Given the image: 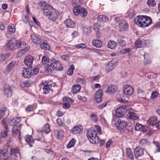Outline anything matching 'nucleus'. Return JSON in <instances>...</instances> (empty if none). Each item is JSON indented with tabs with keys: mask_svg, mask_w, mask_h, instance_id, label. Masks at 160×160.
<instances>
[{
	"mask_svg": "<svg viewBox=\"0 0 160 160\" xmlns=\"http://www.w3.org/2000/svg\"><path fill=\"white\" fill-rule=\"evenodd\" d=\"M39 8L43 12L44 14L48 16L49 19L52 21H55L58 18L59 12L53 8L51 6L48 4L44 1H40L38 3Z\"/></svg>",
	"mask_w": 160,
	"mask_h": 160,
	"instance_id": "nucleus-1",
	"label": "nucleus"
},
{
	"mask_svg": "<svg viewBox=\"0 0 160 160\" xmlns=\"http://www.w3.org/2000/svg\"><path fill=\"white\" fill-rule=\"evenodd\" d=\"M45 72L48 74H51L55 71H62L63 68L60 62L55 59H52L45 67Z\"/></svg>",
	"mask_w": 160,
	"mask_h": 160,
	"instance_id": "nucleus-2",
	"label": "nucleus"
},
{
	"mask_svg": "<svg viewBox=\"0 0 160 160\" xmlns=\"http://www.w3.org/2000/svg\"><path fill=\"white\" fill-rule=\"evenodd\" d=\"M135 23L139 27L144 28L148 26L152 23L151 18L147 16H137L134 19Z\"/></svg>",
	"mask_w": 160,
	"mask_h": 160,
	"instance_id": "nucleus-3",
	"label": "nucleus"
},
{
	"mask_svg": "<svg viewBox=\"0 0 160 160\" xmlns=\"http://www.w3.org/2000/svg\"><path fill=\"white\" fill-rule=\"evenodd\" d=\"M52 82H42L40 85V89H42L43 93L44 94H48L52 90Z\"/></svg>",
	"mask_w": 160,
	"mask_h": 160,
	"instance_id": "nucleus-4",
	"label": "nucleus"
},
{
	"mask_svg": "<svg viewBox=\"0 0 160 160\" xmlns=\"http://www.w3.org/2000/svg\"><path fill=\"white\" fill-rule=\"evenodd\" d=\"M97 131L93 128H91L88 130L87 131V138L97 135V133L98 132L99 134H101V131L100 127L97 125H95Z\"/></svg>",
	"mask_w": 160,
	"mask_h": 160,
	"instance_id": "nucleus-5",
	"label": "nucleus"
},
{
	"mask_svg": "<svg viewBox=\"0 0 160 160\" xmlns=\"http://www.w3.org/2000/svg\"><path fill=\"white\" fill-rule=\"evenodd\" d=\"M127 111L126 107L125 106L119 107L116 110V115L119 118L122 117Z\"/></svg>",
	"mask_w": 160,
	"mask_h": 160,
	"instance_id": "nucleus-6",
	"label": "nucleus"
},
{
	"mask_svg": "<svg viewBox=\"0 0 160 160\" xmlns=\"http://www.w3.org/2000/svg\"><path fill=\"white\" fill-rule=\"evenodd\" d=\"M123 93L126 95L131 96L133 93V89L129 85H126L123 88Z\"/></svg>",
	"mask_w": 160,
	"mask_h": 160,
	"instance_id": "nucleus-7",
	"label": "nucleus"
},
{
	"mask_svg": "<svg viewBox=\"0 0 160 160\" xmlns=\"http://www.w3.org/2000/svg\"><path fill=\"white\" fill-rule=\"evenodd\" d=\"M145 149L140 146L136 148L134 150V154L135 157L138 158L143 156L144 153Z\"/></svg>",
	"mask_w": 160,
	"mask_h": 160,
	"instance_id": "nucleus-8",
	"label": "nucleus"
},
{
	"mask_svg": "<svg viewBox=\"0 0 160 160\" xmlns=\"http://www.w3.org/2000/svg\"><path fill=\"white\" fill-rule=\"evenodd\" d=\"M3 92L5 95L7 97H11L12 94V89L11 87L8 85H5L3 87Z\"/></svg>",
	"mask_w": 160,
	"mask_h": 160,
	"instance_id": "nucleus-9",
	"label": "nucleus"
},
{
	"mask_svg": "<svg viewBox=\"0 0 160 160\" xmlns=\"http://www.w3.org/2000/svg\"><path fill=\"white\" fill-rule=\"evenodd\" d=\"M126 124L127 123L125 121L121 119H118L115 124L116 127L119 130H123Z\"/></svg>",
	"mask_w": 160,
	"mask_h": 160,
	"instance_id": "nucleus-10",
	"label": "nucleus"
},
{
	"mask_svg": "<svg viewBox=\"0 0 160 160\" xmlns=\"http://www.w3.org/2000/svg\"><path fill=\"white\" fill-rule=\"evenodd\" d=\"M30 37L32 42L35 44H39L42 42V40L34 34H31Z\"/></svg>",
	"mask_w": 160,
	"mask_h": 160,
	"instance_id": "nucleus-11",
	"label": "nucleus"
},
{
	"mask_svg": "<svg viewBox=\"0 0 160 160\" xmlns=\"http://www.w3.org/2000/svg\"><path fill=\"white\" fill-rule=\"evenodd\" d=\"M150 144V142L146 138L141 139L139 140V145L142 148H145Z\"/></svg>",
	"mask_w": 160,
	"mask_h": 160,
	"instance_id": "nucleus-12",
	"label": "nucleus"
},
{
	"mask_svg": "<svg viewBox=\"0 0 160 160\" xmlns=\"http://www.w3.org/2000/svg\"><path fill=\"white\" fill-rule=\"evenodd\" d=\"M33 60V58L29 55L25 57L24 60V62L26 65L30 67L32 64Z\"/></svg>",
	"mask_w": 160,
	"mask_h": 160,
	"instance_id": "nucleus-13",
	"label": "nucleus"
},
{
	"mask_svg": "<svg viewBox=\"0 0 160 160\" xmlns=\"http://www.w3.org/2000/svg\"><path fill=\"white\" fill-rule=\"evenodd\" d=\"M20 125H18L16 126H14L12 130V133L13 136L16 137L17 134L18 136L20 135Z\"/></svg>",
	"mask_w": 160,
	"mask_h": 160,
	"instance_id": "nucleus-14",
	"label": "nucleus"
},
{
	"mask_svg": "<svg viewBox=\"0 0 160 160\" xmlns=\"http://www.w3.org/2000/svg\"><path fill=\"white\" fill-rule=\"evenodd\" d=\"M102 90L99 89L96 92L95 99L97 103L100 102L102 100Z\"/></svg>",
	"mask_w": 160,
	"mask_h": 160,
	"instance_id": "nucleus-15",
	"label": "nucleus"
},
{
	"mask_svg": "<svg viewBox=\"0 0 160 160\" xmlns=\"http://www.w3.org/2000/svg\"><path fill=\"white\" fill-rule=\"evenodd\" d=\"M21 118L20 117H16L12 118L9 121V123L11 126H15V125L19 123L21 121Z\"/></svg>",
	"mask_w": 160,
	"mask_h": 160,
	"instance_id": "nucleus-16",
	"label": "nucleus"
},
{
	"mask_svg": "<svg viewBox=\"0 0 160 160\" xmlns=\"http://www.w3.org/2000/svg\"><path fill=\"white\" fill-rule=\"evenodd\" d=\"M118 25L121 30H124L128 27L127 22L125 20H122L119 22Z\"/></svg>",
	"mask_w": 160,
	"mask_h": 160,
	"instance_id": "nucleus-17",
	"label": "nucleus"
},
{
	"mask_svg": "<svg viewBox=\"0 0 160 160\" xmlns=\"http://www.w3.org/2000/svg\"><path fill=\"white\" fill-rule=\"evenodd\" d=\"M157 122V118L156 117L150 118L148 121L147 123L150 126H155Z\"/></svg>",
	"mask_w": 160,
	"mask_h": 160,
	"instance_id": "nucleus-18",
	"label": "nucleus"
},
{
	"mask_svg": "<svg viewBox=\"0 0 160 160\" xmlns=\"http://www.w3.org/2000/svg\"><path fill=\"white\" fill-rule=\"evenodd\" d=\"M88 139L90 142L93 144H97L99 142V137H98L97 135L91 137V138H88Z\"/></svg>",
	"mask_w": 160,
	"mask_h": 160,
	"instance_id": "nucleus-19",
	"label": "nucleus"
},
{
	"mask_svg": "<svg viewBox=\"0 0 160 160\" xmlns=\"http://www.w3.org/2000/svg\"><path fill=\"white\" fill-rule=\"evenodd\" d=\"M117 89L118 88L116 85L112 84L109 86L106 91V92L109 93H112L115 92Z\"/></svg>",
	"mask_w": 160,
	"mask_h": 160,
	"instance_id": "nucleus-20",
	"label": "nucleus"
},
{
	"mask_svg": "<svg viewBox=\"0 0 160 160\" xmlns=\"http://www.w3.org/2000/svg\"><path fill=\"white\" fill-rule=\"evenodd\" d=\"M66 26L68 28H74L75 27V23L71 19H67L64 22Z\"/></svg>",
	"mask_w": 160,
	"mask_h": 160,
	"instance_id": "nucleus-21",
	"label": "nucleus"
},
{
	"mask_svg": "<svg viewBox=\"0 0 160 160\" xmlns=\"http://www.w3.org/2000/svg\"><path fill=\"white\" fill-rule=\"evenodd\" d=\"M25 139L30 147H32L34 143V140L33 139L32 136L31 135H27L25 137Z\"/></svg>",
	"mask_w": 160,
	"mask_h": 160,
	"instance_id": "nucleus-22",
	"label": "nucleus"
},
{
	"mask_svg": "<svg viewBox=\"0 0 160 160\" xmlns=\"http://www.w3.org/2000/svg\"><path fill=\"white\" fill-rule=\"evenodd\" d=\"M22 74L25 78H29L31 76L30 70L29 68L24 69L22 71Z\"/></svg>",
	"mask_w": 160,
	"mask_h": 160,
	"instance_id": "nucleus-23",
	"label": "nucleus"
},
{
	"mask_svg": "<svg viewBox=\"0 0 160 160\" xmlns=\"http://www.w3.org/2000/svg\"><path fill=\"white\" fill-rule=\"evenodd\" d=\"M82 131V127L80 125L75 126L72 129V133L73 134H77Z\"/></svg>",
	"mask_w": 160,
	"mask_h": 160,
	"instance_id": "nucleus-24",
	"label": "nucleus"
},
{
	"mask_svg": "<svg viewBox=\"0 0 160 160\" xmlns=\"http://www.w3.org/2000/svg\"><path fill=\"white\" fill-rule=\"evenodd\" d=\"M29 49V47H26L24 49H21L16 54V56L18 58H19L23 55Z\"/></svg>",
	"mask_w": 160,
	"mask_h": 160,
	"instance_id": "nucleus-25",
	"label": "nucleus"
},
{
	"mask_svg": "<svg viewBox=\"0 0 160 160\" xmlns=\"http://www.w3.org/2000/svg\"><path fill=\"white\" fill-rule=\"evenodd\" d=\"M92 45L96 48H100L102 46V42L98 39H95L92 42Z\"/></svg>",
	"mask_w": 160,
	"mask_h": 160,
	"instance_id": "nucleus-26",
	"label": "nucleus"
},
{
	"mask_svg": "<svg viewBox=\"0 0 160 160\" xmlns=\"http://www.w3.org/2000/svg\"><path fill=\"white\" fill-rule=\"evenodd\" d=\"M97 20L100 22H105L108 21V18L104 15H100L98 16Z\"/></svg>",
	"mask_w": 160,
	"mask_h": 160,
	"instance_id": "nucleus-27",
	"label": "nucleus"
},
{
	"mask_svg": "<svg viewBox=\"0 0 160 160\" xmlns=\"http://www.w3.org/2000/svg\"><path fill=\"white\" fill-rule=\"evenodd\" d=\"M20 150L18 148H11L10 149V153L11 155H16L18 154L20 155Z\"/></svg>",
	"mask_w": 160,
	"mask_h": 160,
	"instance_id": "nucleus-28",
	"label": "nucleus"
},
{
	"mask_svg": "<svg viewBox=\"0 0 160 160\" xmlns=\"http://www.w3.org/2000/svg\"><path fill=\"white\" fill-rule=\"evenodd\" d=\"M81 88V86L78 84L74 85L72 88L71 92L73 94H76L80 91Z\"/></svg>",
	"mask_w": 160,
	"mask_h": 160,
	"instance_id": "nucleus-29",
	"label": "nucleus"
},
{
	"mask_svg": "<svg viewBox=\"0 0 160 160\" xmlns=\"http://www.w3.org/2000/svg\"><path fill=\"white\" fill-rule=\"evenodd\" d=\"M127 116V118L134 120H136L138 118L137 114L133 112H129Z\"/></svg>",
	"mask_w": 160,
	"mask_h": 160,
	"instance_id": "nucleus-30",
	"label": "nucleus"
},
{
	"mask_svg": "<svg viewBox=\"0 0 160 160\" xmlns=\"http://www.w3.org/2000/svg\"><path fill=\"white\" fill-rule=\"evenodd\" d=\"M118 42L120 47H123L125 46L126 44V38L122 36L120 37L118 40Z\"/></svg>",
	"mask_w": 160,
	"mask_h": 160,
	"instance_id": "nucleus-31",
	"label": "nucleus"
},
{
	"mask_svg": "<svg viewBox=\"0 0 160 160\" xmlns=\"http://www.w3.org/2000/svg\"><path fill=\"white\" fill-rule=\"evenodd\" d=\"M16 62L13 61L10 63L6 67V71L8 72H10L16 64Z\"/></svg>",
	"mask_w": 160,
	"mask_h": 160,
	"instance_id": "nucleus-32",
	"label": "nucleus"
},
{
	"mask_svg": "<svg viewBox=\"0 0 160 160\" xmlns=\"http://www.w3.org/2000/svg\"><path fill=\"white\" fill-rule=\"evenodd\" d=\"M15 44L12 40H11L8 43L7 47L8 50H11L15 47Z\"/></svg>",
	"mask_w": 160,
	"mask_h": 160,
	"instance_id": "nucleus-33",
	"label": "nucleus"
},
{
	"mask_svg": "<svg viewBox=\"0 0 160 160\" xmlns=\"http://www.w3.org/2000/svg\"><path fill=\"white\" fill-rule=\"evenodd\" d=\"M145 126L142 125L141 124L137 123L135 128V130L137 131H143L145 128Z\"/></svg>",
	"mask_w": 160,
	"mask_h": 160,
	"instance_id": "nucleus-34",
	"label": "nucleus"
},
{
	"mask_svg": "<svg viewBox=\"0 0 160 160\" xmlns=\"http://www.w3.org/2000/svg\"><path fill=\"white\" fill-rule=\"evenodd\" d=\"M8 32L10 34L14 33L16 31L14 25L13 24H11L8 26Z\"/></svg>",
	"mask_w": 160,
	"mask_h": 160,
	"instance_id": "nucleus-35",
	"label": "nucleus"
},
{
	"mask_svg": "<svg viewBox=\"0 0 160 160\" xmlns=\"http://www.w3.org/2000/svg\"><path fill=\"white\" fill-rule=\"evenodd\" d=\"M54 135L59 139L63 137V132L62 131L56 130L54 131Z\"/></svg>",
	"mask_w": 160,
	"mask_h": 160,
	"instance_id": "nucleus-36",
	"label": "nucleus"
},
{
	"mask_svg": "<svg viewBox=\"0 0 160 160\" xmlns=\"http://www.w3.org/2000/svg\"><path fill=\"white\" fill-rule=\"evenodd\" d=\"M107 46L108 48L111 49H114L116 47V43L113 41H110L108 42Z\"/></svg>",
	"mask_w": 160,
	"mask_h": 160,
	"instance_id": "nucleus-37",
	"label": "nucleus"
},
{
	"mask_svg": "<svg viewBox=\"0 0 160 160\" xmlns=\"http://www.w3.org/2000/svg\"><path fill=\"white\" fill-rule=\"evenodd\" d=\"M126 154L127 157L131 160H133V156L132 152V150L130 148H127L126 150Z\"/></svg>",
	"mask_w": 160,
	"mask_h": 160,
	"instance_id": "nucleus-38",
	"label": "nucleus"
},
{
	"mask_svg": "<svg viewBox=\"0 0 160 160\" xmlns=\"http://www.w3.org/2000/svg\"><path fill=\"white\" fill-rule=\"evenodd\" d=\"M82 8V7L80 6V5L78 6L74 7L73 12L75 15H78L79 14L81 9Z\"/></svg>",
	"mask_w": 160,
	"mask_h": 160,
	"instance_id": "nucleus-39",
	"label": "nucleus"
},
{
	"mask_svg": "<svg viewBox=\"0 0 160 160\" xmlns=\"http://www.w3.org/2000/svg\"><path fill=\"white\" fill-rule=\"evenodd\" d=\"M43 43L40 44V47L42 49L46 50H49L50 49L49 45L47 43H44L42 42Z\"/></svg>",
	"mask_w": 160,
	"mask_h": 160,
	"instance_id": "nucleus-40",
	"label": "nucleus"
},
{
	"mask_svg": "<svg viewBox=\"0 0 160 160\" xmlns=\"http://www.w3.org/2000/svg\"><path fill=\"white\" fill-rule=\"evenodd\" d=\"M16 47L18 48L21 47V48H24L26 46V43L23 42H21L20 41H18L15 43Z\"/></svg>",
	"mask_w": 160,
	"mask_h": 160,
	"instance_id": "nucleus-41",
	"label": "nucleus"
},
{
	"mask_svg": "<svg viewBox=\"0 0 160 160\" xmlns=\"http://www.w3.org/2000/svg\"><path fill=\"white\" fill-rule=\"evenodd\" d=\"M43 130L47 134L49 132L50 130L49 124L48 123L45 124L43 127Z\"/></svg>",
	"mask_w": 160,
	"mask_h": 160,
	"instance_id": "nucleus-42",
	"label": "nucleus"
},
{
	"mask_svg": "<svg viewBox=\"0 0 160 160\" xmlns=\"http://www.w3.org/2000/svg\"><path fill=\"white\" fill-rule=\"evenodd\" d=\"M118 62V60L117 59H114L108 63L111 66V67H112V68L113 69L116 67Z\"/></svg>",
	"mask_w": 160,
	"mask_h": 160,
	"instance_id": "nucleus-43",
	"label": "nucleus"
},
{
	"mask_svg": "<svg viewBox=\"0 0 160 160\" xmlns=\"http://www.w3.org/2000/svg\"><path fill=\"white\" fill-rule=\"evenodd\" d=\"M153 143L156 148V152H160V145L158 141L154 140L153 141Z\"/></svg>",
	"mask_w": 160,
	"mask_h": 160,
	"instance_id": "nucleus-44",
	"label": "nucleus"
},
{
	"mask_svg": "<svg viewBox=\"0 0 160 160\" xmlns=\"http://www.w3.org/2000/svg\"><path fill=\"white\" fill-rule=\"evenodd\" d=\"M79 14H80L81 16L82 17H85L87 14L86 9L82 7V8L81 9Z\"/></svg>",
	"mask_w": 160,
	"mask_h": 160,
	"instance_id": "nucleus-45",
	"label": "nucleus"
},
{
	"mask_svg": "<svg viewBox=\"0 0 160 160\" xmlns=\"http://www.w3.org/2000/svg\"><path fill=\"white\" fill-rule=\"evenodd\" d=\"M81 0H72V4L73 7L78 6L81 5Z\"/></svg>",
	"mask_w": 160,
	"mask_h": 160,
	"instance_id": "nucleus-46",
	"label": "nucleus"
},
{
	"mask_svg": "<svg viewBox=\"0 0 160 160\" xmlns=\"http://www.w3.org/2000/svg\"><path fill=\"white\" fill-rule=\"evenodd\" d=\"M144 63L145 65H148L150 63L151 61L149 59V58H147V57L148 56V54L147 53H145L144 54Z\"/></svg>",
	"mask_w": 160,
	"mask_h": 160,
	"instance_id": "nucleus-47",
	"label": "nucleus"
},
{
	"mask_svg": "<svg viewBox=\"0 0 160 160\" xmlns=\"http://www.w3.org/2000/svg\"><path fill=\"white\" fill-rule=\"evenodd\" d=\"M76 143V140L74 139H72L67 145V148H70L73 147Z\"/></svg>",
	"mask_w": 160,
	"mask_h": 160,
	"instance_id": "nucleus-48",
	"label": "nucleus"
},
{
	"mask_svg": "<svg viewBox=\"0 0 160 160\" xmlns=\"http://www.w3.org/2000/svg\"><path fill=\"white\" fill-rule=\"evenodd\" d=\"M42 62L43 64H46L49 62V59L47 56H43L42 58Z\"/></svg>",
	"mask_w": 160,
	"mask_h": 160,
	"instance_id": "nucleus-49",
	"label": "nucleus"
},
{
	"mask_svg": "<svg viewBox=\"0 0 160 160\" xmlns=\"http://www.w3.org/2000/svg\"><path fill=\"white\" fill-rule=\"evenodd\" d=\"M147 4L150 7H153L156 5V2L154 0H148Z\"/></svg>",
	"mask_w": 160,
	"mask_h": 160,
	"instance_id": "nucleus-50",
	"label": "nucleus"
},
{
	"mask_svg": "<svg viewBox=\"0 0 160 160\" xmlns=\"http://www.w3.org/2000/svg\"><path fill=\"white\" fill-rule=\"evenodd\" d=\"M91 28L89 27L86 26L83 28V31L85 34H88L91 32Z\"/></svg>",
	"mask_w": 160,
	"mask_h": 160,
	"instance_id": "nucleus-51",
	"label": "nucleus"
},
{
	"mask_svg": "<svg viewBox=\"0 0 160 160\" xmlns=\"http://www.w3.org/2000/svg\"><path fill=\"white\" fill-rule=\"evenodd\" d=\"M74 69V66L73 65H72L70 68L68 70L67 73L69 76L71 75L73 72V70Z\"/></svg>",
	"mask_w": 160,
	"mask_h": 160,
	"instance_id": "nucleus-52",
	"label": "nucleus"
},
{
	"mask_svg": "<svg viewBox=\"0 0 160 160\" xmlns=\"http://www.w3.org/2000/svg\"><path fill=\"white\" fill-rule=\"evenodd\" d=\"M30 70L31 76L37 74L39 71V69L37 67H35L33 69H30Z\"/></svg>",
	"mask_w": 160,
	"mask_h": 160,
	"instance_id": "nucleus-53",
	"label": "nucleus"
},
{
	"mask_svg": "<svg viewBox=\"0 0 160 160\" xmlns=\"http://www.w3.org/2000/svg\"><path fill=\"white\" fill-rule=\"evenodd\" d=\"M8 135L7 132L6 131H2L0 133V140H1L2 138H6Z\"/></svg>",
	"mask_w": 160,
	"mask_h": 160,
	"instance_id": "nucleus-54",
	"label": "nucleus"
},
{
	"mask_svg": "<svg viewBox=\"0 0 160 160\" xmlns=\"http://www.w3.org/2000/svg\"><path fill=\"white\" fill-rule=\"evenodd\" d=\"M92 120L94 122H97L98 120V117L94 114L92 113L90 116Z\"/></svg>",
	"mask_w": 160,
	"mask_h": 160,
	"instance_id": "nucleus-55",
	"label": "nucleus"
},
{
	"mask_svg": "<svg viewBox=\"0 0 160 160\" xmlns=\"http://www.w3.org/2000/svg\"><path fill=\"white\" fill-rule=\"evenodd\" d=\"M74 47L79 48H85L86 47V45L84 43H80L74 45Z\"/></svg>",
	"mask_w": 160,
	"mask_h": 160,
	"instance_id": "nucleus-56",
	"label": "nucleus"
},
{
	"mask_svg": "<svg viewBox=\"0 0 160 160\" xmlns=\"http://www.w3.org/2000/svg\"><path fill=\"white\" fill-rule=\"evenodd\" d=\"M105 69L107 72H108L113 69L112 67H111V66L108 63L106 66Z\"/></svg>",
	"mask_w": 160,
	"mask_h": 160,
	"instance_id": "nucleus-57",
	"label": "nucleus"
},
{
	"mask_svg": "<svg viewBox=\"0 0 160 160\" xmlns=\"http://www.w3.org/2000/svg\"><path fill=\"white\" fill-rule=\"evenodd\" d=\"M56 122L57 123L58 125L59 126H63L64 125V124L63 123L62 120L60 118L57 119Z\"/></svg>",
	"mask_w": 160,
	"mask_h": 160,
	"instance_id": "nucleus-58",
	"label": "nucleus"
},
{
	"mask_svg": "<svg viewBox=\"0 0 160 160\" xmlns=\"http://www.w3.org/2000/svg\"><path fill=\"white\" fill-rule=\"evenodd\" d=\"M7 55L6 54H0V63H1L3 62L6 59Z\"/></svg>",
	"mask_w": 160,
	"mask_h": 160,
	"instance_id": "nucleus-59",
	"label": "nucleus"
},
{
	"mask_svg": "<svg viewBox=\"0 0 160 160\" xmlns=\"http://www.w3.org/2000/svg\"><path fill=\"white\" fill-rule=\"evenodd\" d=\"M33 105H29L26 108V111L28 112H30L33 110L34 107Z\"/></svg>",
	"mask_w": 160,
	"mask_h": 160,
	"instance_id": "nucleus-60",
	"label": "nucleus"
},
{
	"mask_svg": "<svg viewBox=\"0 0 160 160\" xmlns=\"http://www.w3.org/2000/svg\"><path fill=\"white\" fill-rule=\"evenodd\" d=\"M135 46L137 48H140L141 46V41L138 39L135 42Z\"/></svg>",
	"mask_w": 160,
	"mask_h": 160,
	"instance_id": "nucleus-61",
	"label": "nucleus"
},
{
	"mask_svg": "<svg viewBox=\"0 0 160 160\" xmlns=\"http://www.w3.org/2000/svg\"><path fill=\"white\" fill-rule=\"evenodd\" d=\"M78 99L80 100H81L83 102H85L87 100V98L85 97H82L80 95H78L77 96Z\"/></svg>",
	"mask_w": 160,
	"mask_h": 160,
	"instance_id": "nucleus-62",
	"label": "nucleus"
},
{
	"mask_svg": "<svg viewBox=\"0 0 160 160\" xmlns=\"http://www.w3.org/2000/svg\"><path fill=\"white\" fill-rule=\"evenodd\" d=\"M124 52L125 53H128V55H130L132 54V49L128 48H125L123 50Z\"/></svg>",
	"mask_w": 160,
	"mask_h": 160,
	"instance_id": "nucleus-63",
	"label": "nucleus"
},
{
	"mask_svg": "<svg viewBox=\"0 0 160 160\" xmlns=\"http://www.w3.org/2000/svg\"><path fill=\"white\" fill-rule=\"evenodd\" d=\"M32 82L30 80L26 81L23 83V84L25 87H28L30 86L32 84Z\"/></svg>",
	"mask_w": 160,
	"mask_h": 160,
	"instance_id": "nucleus-64",
	"label": "nucleus"
}]
</instances>
